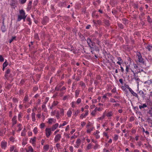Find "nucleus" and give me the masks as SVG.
<instances>
[{"instance_id":"f257e3e1","label":"nucleus","mask_w":152,"mask_h":152,"mask_svg":"<svg viewBox=\"0 0 152 152\" xmlns=\"http://www.w3.org/2000/svg\"><path fill=\"white\" fill-rule=\"evenodd\" d=\"M19 13L20 15H18L17 21H20L22 19L25 20L26 18V13L23 10H20Z\"/></svg>"},{"instance_id":"f03ea898","label":"nucleus","mask_w":152,"mask_h":152,"mask_svg":"<svg viewBox=\"0 0 152 152\" xmlns=\"http://www.w3.org/2000/svg\"><path fill=\"white\" fill-rule=\"evenodd\" d=\"M51 130L50 128H46L45 129V135L47 137H49L51 134Z\"/></svg>"},{"instance_id":"7ed1b4c3","label":"nucleus","mask_w":152,"mask_h":152,"mask_svg":"<svg viewBox=\"0 0 152 152\" xmlns=\"http://www.w3.org/2000/svg\"><path fill=\"white\" fill-rule=\"evenodd\" d=\"M137 56H138V61L141 63H143L144 61L140 53H139L137 54Z\"/></svg>"},{"instance_id":"20e7f679","label":"nucleus","mask_w":152,"mask_h":152,"mask_svg":"<svg viewBox=\"0 0 152 152\" xmlns=\"http://www.w3.org/2000/svg\"><path fill=\"white\" fill-rule=\"evenodd\" d=\"M7 142L5 141H3L1 142V148L4 149H5L7 146Z\"/></svg>"},{"instance_id":"39448f33","label":"nucleus","mask_w":152,"mask_h":152,"mask_svg":"<svg viewBox=\"0 0 152 152\" xmlns=\"http://www.w3.org/2000/svg\"><path fill=\"white\" fill-rule=\"evenodd\" d=\"M61 138V135L60 134H58L56 135L55 137L54 141L55 142H57L59 141Z\"/></svg>"},{"instance_id":"423d86ee","label":"nucleus","mask_w":152,"mask_h":152,"mask_svg":"<svg viewBox=\"0 0 152 152\" xmlns=\"http://www.w3.org/2000/svg\"><path fill=\"white\" fill-rule=\"evenodd\" d=\"M106 112L105 111L103 113V115L102 116L98 118L97 119V121H99L100 120H102L104 118L106 115Z\"/></svg>"},{"instance_id":"0eeeda50","label":"nucleus","mask_w":152,"mask_h":152,"mask_svg":"<svg viewBox=\"0 0 152 152\" xmlns=\"http://www.w3.org/2000/svg\"><path fill=\"white\" fill-rule=\"evenodd\" d=\"M81 142V140L80 139H77V140L76 143V145L75 147L77 148H78L79 146L80 145Z\"/></svg>"},{"instance_id":"6e6552de","label":"nucleus","mask_w":152,"mask_h":152,"mask_svg":"<svg viewBox=\"0 0 152 152\" xmlns=\"http://www.w3.org/2000/svg\"><path fill=\"white\" fill-rule=\"evenodd\" d=\"M72 114V109L71 108H70L67 111L66 113V115L68 117H71Z\"/></svg>"},{"instance_id":"1a4fd4ad","label":"nucleus","mask_w":152,"mask_h":152,"mask_svg":"<svg viewBox=\"0 0 152 152\" xmlns=\"http://www.w3.org/2000/svg\"><path fill=\"white\" fill-rule=\"evenodd\" d=\"M58 123H56L53 125L51 128L52 131H54L58 126Z\"/></svg>"},{"instance_id":"9d476101","label":"nucleus","mask_w":152,"mask_h":152,"mask_svg":"<svg viewBox=\"0 0 152 152\" xmlns=\"http://www.w3.org/2000/svg\"><path fill=\"white\" fill-rule=\"evenodd\" d=\"M56 120L53 118L49 119L48 121V123L49 124H52V123H55L56 122Z\"/></svg>"},{"instance_id":"9b49d317","label":"nucleus","mask_w":152,"mask_h":152,"mask_svg":"<svg viewBox=\"0 0 152 152\" xmlns=\"http://www.w3.org/2000/svg\"><path fill=\"white\" fill-rule=\"evenodd\" d=\"M17 117L16 116H14L12 119V121L13 125L15 124L17 122Z\"/></svg>"},{"instance_id":"f8f14e48","label":"nucleus","mask_w":152,"mask_h":152,"mask_svg":"<svg viewBox=\"0 0 152 152\" xmlns=\"http://www.w3.org/2000/svg\"><path fill=\"white\" fill-rule=\"evenodd\" d=\"M94 128L93 126H90L89 128H87V132L88 133H90L93 130Z\"/></svg>"},{"instance_id":"ddd939ff","label":"nucleus","mask_w":152,"mask_h":152,"mask_svg":"<svg viewBox=\"0 0 152 152\" xmlns=\"http://www.w3.org/2000/svg\"><path fill=\"white\" fill-rule=\"evenodd\" d=\"M118 61L117 62V63L121 65V64L123 62L122 59L121 57H118L117 58Z\"/></svg>"},{"instance_id":"4468645a","label":"nucleus","mask_w":152,"mask_h":152,"mask_svg":"<svg viewBox=\"0 0 152 152\" xmlns=\"http://www.w3.org/2000/svg\"><path fill=\"white\" fill-rule=\"evenodd\" d=\"M58 103V102L56 101H54L53 102L52 105L50 107V109H52L53 107L56 106Z\"/></svg>"},{"instance_id":"2eb2a0df","label":"nucleus","mask_w":152,"mask_h":152,"mask_svg":"<svg viewBox=\"0 0 152 152\" xmlns=\"http://www.w3.org/2000/svg\"><path fill=\"white\" fill-rule=\"evenodd\" d=\"M36 137H34L33 138H32L30 140V142L32 144H34L35 143V142L36 141Z\"/></svg>"},{"instance_id":"dca6fc26","label":"nucleus","mask_w":152,"mask_h":152,"mask_svg":"<svg viewBox=\"0 0 152 152\" xmlns=\"http://www.w3.org/2000/svg\"><path fill=\"white\" fill-rule=\"evenodd\" d=\"M49 145H45L43 147V150L45 151H47L48 150Z\"/></svg>"},{"instance_id":"f3484780","label":"nucleus","mask_w":152,"mask_h":152,"mask_svg":"<svg viewBox=\"0 0 152 152\" xmlns=\"http://www.w3.org/2000/svg\"><path fill=\"white\" fill-rule=\"evenodd\" d=\"M35 114L34 113H33L31 114V117L32 118V121H36L35 118Z\"/></svg>"},{"instance_id":"a211bd4d","label":"nucleus","mask_w":152,"mask_h":152,"mask_svg":"<svg viewBox=\"0 0 152 152\" xmlns=\"http://www.w3.org/2000/svg\"><path fill=\"white\" fill-rule=\"evenodd\" d=\"M144 84H147L148 85L152 84V80L151 79L147 80L144 82Z\"/></svg>"},{"instance_id":"6ab92c4d","label":"nucleus","mask_w":152,"mask_h":152,"mask_svg":"<svg viewBox=\"0 0 152 152\" xmlns=\"http://www.w3.org/2000/svg\"><path fill=\"white\" fill-rule=\"evenodd\" d=\"M33 149L31 146H29L28 147V150H26V152H33Z\"/></svg>"},{"instance_id":"aec40b11","label":"nucleus","mask_w":152,"mask_h":152,"mask_svg":"<svg viewBox=\"0 0 152 152\" xmlns=\"http://www.w3.org/2000/svg\"><path fill=\"white\" fill-rule=\"evenodd\" d=\"M140 95L143 98H144L145 95L144 92L142 90H140L139 92Z\"/></svg>"},{"instance_id":"412c9836","label":"nucleus","mask_w":152,"mask_h":152,"mask_svg":"<svg viewBox=\"0 0 152 152\" xmlns=\"http://www.w3.org/2000/svg\"><path fill=\"white\" fill-rule=\"evenodd\" d=\"M113 115V113L112 111H110L108 112L106 115V116L107 117H110L112 116Z\"/></svg>"},{"instance_id":"4be33fe9","label":"nucleus","mask_w":152,"mask_h":152,"mask_svg":"<svg viewBox=\"0 0 152 152\" xmlns=\"http://www.w3.org/2000/svg\"><path fill=\"white\" fill-rule=\"evenodd\" d=\"M147 107V105L146 104H142V105L139 106V108L140 109L144 108Z\"/></svg>"},{"instance_id":"5701e85b","label":"nucleus","mask_w":152,"mask_h":152,"mask_svg":"<svg viewBox=\"0 0 152 152\" xmlns=\"http://www.w3.org/2000/svg\"><path fill=\"white\" fill-rule=\"evenodd\" d=\"M146 48L148 49L149 51H150L152 49V46L150 45H148L146 47Z\"/></svg>"},{"instance_id":"b1692460","label":"nucleus","mask_w":152,"mask_h":152,"mask_svg":"<svg viewBox=\"0 0 152 152\" xmlns=\"http://www.w3.org/2000/svg\"><path fill=\"white\" fill-rule=\"evenodd\" d=\"M80 113V111L77 110L75 111L73 113L74 115L75 116H76L77 115Z\"/></svg>"},{"instance_id":"393cba45","label":"nucleus","mask_w":152,"mask_h":152,"mask_svg":"<svg viewBox=\"0 0 152 152\" xmlns=\"http://www.w3.org/2000/svg\"><path fill=\"white\" fill-rule=\"evenodd\" d=\"M76 102H72L70 104L71 105V107H72L74 108L76 107Z\"/></svg>"},{"instance_id":"a878e982","label":"nucleus","mask_w":152,"mask_h":152,"mask_svg":"<svg viewBox=\"0 0 152 152\" xmlns=\"http://www.w3.org/2000/svg\"><path fill=\"white\" fill-rule=\"evenodd\" d=\"M10 70L9 69H8L6 72L5 74V76L6 78H7V75L10 73Z\"/></svg>"},{"instance_id":"bb28decb","label":"nucleus","mask_w":152,"mask_h":152,"mask_svg":"<svg viewBox=\"0 0 152 152\" xmlns=\"http://www.w3.org/2000/svg\"><path fill=\"white\" fill-rule=\"evenodd\" d=\"M15 147L14 145L11 146L10 148V151L11 152L13 151L15 149Z\"/></svg>"},{"instance_id":"cd10ccee","label":"nucleus","mask_w":152,"mask_h":152,"mask_svg":"<svg viewBox=\"0 0 152 152\" xmlns=\"http://www.w3.org/2000/svg\"><path fill=\"white\" fill-rule=\"evenodd\" d=\"M89 46L91 48H93V46H94V43L93 42H92L88 44Z\"/></svg>"},{"instance_id":"c85d7f7f","label":"nucleus","mask_w":152,"mask_h":152,"mask_svg":"<svg viewBox=\"0 0 152 152\" xmlns=\"http://www.w3.org/2000/svg\"><path fill=\"white\" fill-rule=\"evenodd\" d=\"M33 132L35 134H37L38 132L37 128L36 127H35L33 130Z\"/></svg>"},{"instance_id":"c756f323","label":"nucleus","mask_w":152,"mask_h":152,"mask_svg":"<svg viewBox=\"0 0 152 152\" xmlns=\"http://www.w3.org/2000/svg\"><path fill=\"white\" fill-rule=\"evenodd\" d=\"M118 138V135L117 134H115L113 138L114 140L115 141L117 140Z\"/></svg>"},{"instance_id":"7c9ffc66","label":"nucleus","mask_w":152,"mask_h":152,"mask_svg":"<svg viewBox=\"0 0 152 152\" xmlns=\"http://www.w3.org/2000/svg\"><path fill=\"white\" fill-rule=\"evenodd\" d=\"M92 146V145L91 143H89L87 145L86 148L87 149H90L91 147Z\"/></svg>"},{"instance_id":"2f4dec72","label":"nucleus","mask_w":152,"mask_h":152,"mask_svg":"<svg viewBox=\"0 0 152 152\" xmlns=\"http://www.w3.org/2000/svg\"><path fill=\"white\" fill-rule=\"evenodd\" d=\"M147 121L148 123L152 124V118H148L147 119Z\"/></svg>"},{"instance_id":"473e14b6","label":"nucleus","mask_w":152,"mask_h":152,"mask_svg":"<svg viewBox=\"0 0 152 152\" xmlns=\"http://www.w3.org/2000/svg\"><path fill=\"white\" fill-rule=\"evenodd\" d=\"M18 130H17L18 131L20 132L22 129L21 125L20 124H19L18 126Z\"/></svg>"},{"instance_id":"72a5a7b5","label":"nucleus","mask_w":152,"mask_h":152,"mask_svg":"<svg viewBox=\"0 0 152 152\" xmlns=\"http://www.w3.org/2000/svg\"><path fill=\"white\" fill-rule=\"evenodd\" d=\"M31 4L32 2L31 1H30L28 4V8L29 9H30L31 7Z\"/></svg>"},{"instance_id":"f704fd0d","label":"nucleus","mask_w":152,"mask_h":152,"mask_svg":"<svg viewBox=\"0 0 152 152\" xmlns=\"http://www.w3.org/2000/svg\"><path fill=\"white\" fill-rule=\"evenodd\" d=\"M27 0H19V1L21 4H24L25 3Z\"/></svg>"},{"instance_id":"c9c22d12","label":"nucleus","mask_w":152,"mask_h":152,"mask_svg":"<svg viewBox=\"0 0 152 152\" xmlns=\"http://www.w3.org/2000/svg\"><path fill=\"white\" fill-rule=\"evenodd\" d=\"M91 115L93 116H95L96 114V113L93 110L91 113Z\"/></svg>"},{"instance_id":"e433bc0d","label":"nucleus","mask_w":152,"mask_h":152,"mask_svg":"<svg viewBox=\"0 0 152 152\" xmlns=\"http://www.w3.org/2000/svg\"><path fill=\"white\" fill-rule=\"evenodd\" d=\"M81 101V99L80 98H78L77 99V101L76 102V104H79L80 103Z\"/></svg>"},{"instance_id":"4c0bfd02","label":"nucleus","mask_w":152,"mask_h":152,"mask_svg":"<svg viewBox=\"0 0 152 152\" xmlns=\"http://www.w3.org/2000/svg\"><path fill=\"white\" fill-rule=\"evenodd\" d=\"M27 20L29 22L28 24L29 25H31V19L30 18H27Z\"/></svg>"},{"instance_id":"58836bf2","label":"nucleus","mask_w":152,"mask_h":152,"mask_svg":"<svg viewBox=\"0 0 152 152\" xmlns=\"http://www.w3.org/2000/svg\"><path fill=\"white\" fill-rule=\"evenodd\" d=\"M45 124L44 123H42L40 124L39 126V127L40 128L42 129L44 128L45 126Z\"/></svg>"},{"instance_id":"ea45409f","label":"nucleus","mask_w":152,"mask_h":152,"mask_svg":"<svg viewBox=\"0 0 152 152\" xmlns=\"http://www.w3.org/2000/svg\"><path fill=\"white\" fill-rule=\"evenodd\" d=\"M134 96H135V97H137V98H138V96L137 95V94L135 93L134 92L132 94Z\"/></svg>"},{"instance_id":"a19ab883","label":"nucleus","mask_w":152,"mask_h":152,"mask_svg":"<svg viewBox=\"0 0 152 152\" xmlns=\"http://www.w3.org/2000/svg\"><path fill=\"white\" fill-rule=\"evenodd\" d=\"M8 65V63L7 62L5 61L3 64V67H6Z\"/></svg>"},{"instance_id":"79ce46f5","label":"nucleus","mask_w":152,"mask_h":152,"mask_svg":"<svg viewBox=\"0 0 152 152\" xmlns=\"http://www.w3.org/2000/svg\"><path fill=\"white\" fill-rule=\"evenodd\" d=\"M99 133V132L98 130H96L95 132H94L93 134L95 136L98 134Z\"/></svg>"},{"instance_id":"37998d69","label":"nucleus","mask_w":152,"mask_h":152,"mask_svg":"<svg viewBox=\"0 0 152 152\" xmlns=\"http://www.w3.org/2000/svg\"><path fill=\"white\" fill-rule=\"evenodd\" d=\"M60 145L59 143H57L56 144V147L57 149H59L60 148Z\"/></svg>"},{"instance_id":"c03bdc74","label":"nucleus","mask_w":152,"mask_h":152,"mask_svg":"<svg viewBox=\"0 0 152 152\" xmlns=\"http://www.w3.org/2000/svg\"><path fill=\"white\" fill-rule=\"evenodd\" d=\"M85 113L84 114V115L86 117L87 115H88V110H86L85 111Z\"/></svg>"},{"instance_id":"a18cd8bd","label":"nucleus","mask_w":152,"mask_h":152,"mask_svg":"<svg viewBox=\"0 0 152 152\" xmlns=\"http://www.w3.org/2000/svg\"><path fill=\"white\" fill-rule=\"evenodd\" d=\"M103 135L104 136H105L107 138H109V136L108 135L107 133H106L105 132H104L103 133Z\"/></svg>"},{"instance_id":"49530a36","label":"nucleus","mask_w":152,"mask_h":152,"mask_svg":"<svg viewBox=\"0 0 152 152\" xmlns=\"http://www.w3.org/2000/svg\"><path fill=\"white\" fill-rule=\"evenodd\" d=\"M60 114L63 116L64 115V110L63 109H61L60 110Z\"/></svg>"},{"instance_id":"de8ad7c7","label":"nucleus","mask_w":152,"mask_h":152,"mask_svg":"<svg viewBox=\"0 0 152 152\" xmlns=\"http://www.w3.org/2000/svg\"><path fill=\"white\" fill-rule=\"evenodd\" d=\"M69 150L71 152H73V148L72 146H70L69 147Z\"/></svg>"},{"instance_id":"09e8293b","label":"nucleus","mask_w":152,"mask_h":152,"mask_svg":"<svg viewBox=\"0 0 152 152\" xmlns=\"http://www.w3.org/2000/svg\"><path fill=\"white\" fill-rule=\"evenodd\" d=\"M86 117L84 115V114L83 113L81 114L80 117V119H82L83 118H85Z\"/></svg>"},{"instance_id":"8fccbe9b","label":"nucleus","mask_w":152,"mask_h":152,"mask_svg":"<svg viewBox=\"0 0 152 152\" xmlns=\"http://www.w3.org/2000/svg\"><path fill=\"white\" fill-rule=\"evenodd\" d=\"M15 38H16V37H13L10 40V41H9L10 43H11L14 39H15Z\"/></svg>"},{"instance_id":"3c124183","label":"nucleus","mask_w":152,"mask_h":152,"mask_svg":"<svg viewBox=\"0 0 152 152\" xmlns=\"http://www.w3.org/2000/svg\"><path fill=\"white\" fill-rule=\"evenodd\" d=\"M91 141L93 142L96 143L97 142V141L96 140H95L92 137H91Z\"/></svg>"},{"instance_id":"603ef678","label":"nucleus","mask_w":152,"mask_h":152,"mask_svg":"<svg viewBox=\"0 0 152 152\" xmlns=\"http://www.w3.org/2000/svg\"><path fill=\"white\" fill-rule=\"evenodd\" d=\"M22 115L20 114H19L18 115V119L19 121H21Z\"/></svg>"},{"instance_id":"864d4df0","label":"nucleus","mask_w":152,"mask_h":152,"mask_svg":"<svg viewBox=\"0 0 152 152\" xmlns=\"http://www.w3.org/2000/svg\"><path fill=\"white\" fill-rule=\"evenodd\" d=\"M92 41H91V39L90 38H88L87 39V42L88 44L90 43L91 42H92Z\"/></svg>"},{"instance_id":"5fc2aeb1","label":"nucleus","mask_w":152,"mask_h":152,"mask_svg":"<svg viewBox=\"0 0 152 152\" xmlns=\"http://www.w3.org/2000/svg\"><path fill=\"white\" fill-rule=\"evenodd\" d=\"M32 133L31 131H29L28 132V135L29 136H31L32 135Z\"/></svg>"},{"instance_id":"6e6d98bb","label":"nucleus","mask_w":152,"mask_h":152,"mask_svg":"<svg viewBox=\"0 0 152 152\" xmlns=\"http://www.w3.org/2000/svg\"><path fill=\"white\" fill-rule=\"evenodd\" d=\"M26 131H23L21 133V135L22 136H25L26 135Z\"/></svg>"},{"instance_id":"4d7b16f0","label":"nucleus","mask_w":152,"mask_h":152,"mask_svg":"<svg viewBox=\"0 0 152 152\" xmlns=\"http://www.w3.org/2000/svg\"><path fill=\"white\" fill-rule=\"evenodd\" d=\"M4 61V59L2 57V56H0V61L1 62H3Z\"/></svg>"},{"instance_id":"13d9d810","label":"nucleus","mask_w":152,"mask_h":152,"mask_svg":"<svg viewBox=\"0 0 152 152\" xmlns=\"http://www.w3.org/2000/svg\"><path fill=\"white\" fill-rule=\"evenodd\" d=\"M79 91L78 90H76L75 91V95L76 97H77L79 95Z\"/></svg>"},{"instance_id":"bf43d9fd","label":"nucleus","mask_w":152,"mask_h":152,"mask_svg":"<svg viewBox=\"0 0 152 152\" xmlns=\"http://www.w3.org/2000/svg\"><path fill=\"white\" fill-rule=\"evenodd\" d=\"M86 124V123L84 121L82 122H81V126L83 127Z\"/></svg>"},{"instance_id":"052dcab7","label":"nucleus","mask_w":152,"mask_h":152,"mask_svg":"<svg viewBox=\"0 0 152 152\" xmlns=\"http://www.w3.org/2000/svg\"><path fill=\"white\" fill-rule=\"evenodd\" d=\"M1 28L2 31L3 32H5V29L4 26H2Z\"/></svg>"},{"instance_id":"680f3d73","label":"nucleus","mask_w":152,"mask_h":152,"mask_svg":"<svg viewBox=\"0 0 152 152\" xmlns=\"http://www.w3.org/2000/svg\"><path fill=\"white\" fill-rule=\"evenodd\" d=\"M110 101L111 102L114 103L115 102H116L115 100L113 99H110Z\"/></svg>"},{"instance_id":"e2e57ef3","label":"nucleus","mask_w":152,"mask_h":152,"mask_svg":"<svg viewBox=\"0 0 152 152\" xmlns=\"http://www.w3.org/2000/svg\"><path fill=\"white\" fill-rule=\"evenodd\" d=\"M95 144H96V145L94 147V149H96L97 148H98V147L99 146L96 143H95Z\"/></svg>"},{"instance_id":"0e129e2a","label":"nucleus","mask_w":152,"mask_h":152,"mask_svg":"<svg viewBox=\"0 0 152 152\" xmlns=\"http://www.w3.org/2000/svg\"><path fill=\"white\" fill-rule=\"evenodd\" d=\"M69 128H70L69 126V125H67V126H66V129H65V131H67L69 129Z\"/></svg>"},{"instance_id":"69168bd1","label":"nucleus","mask_w":152,"mask_h":152,"mask_svg":"<svg viewBox=\"0 0 152 152\" xmlns=\"http://www.w3.org/2000/svg\"><path fill=\"white\" fill-rule=\"evenodd\" d=\"M95 107V105L94 104L92 105L90 107V109H93Z\"/></svg>"},{"instance_id":"338daca9","label":"nucleus","mask_w":152,"mask_h":152,"mask_svg":"<svg viewBox=\"0 0 152 152\" xmlns=\"http://www.w3.org/2000/svg\"><path fill=\"white\" fill-rule=\"evenodd\" d=\"M92 101L93 103H95L97 102V100L96 99H93Z\"/></svg>"},{"instance_id":"774afa93","label":"nucleus","mask_w":152,"mask_h":152,"mask_svg":"<svg viewBox=\"0 0 152 152\" xmlns=\"http://www.w3.org/2000/svg\"><path fill=\"white\" fill-rule=\"evenodd\" d=\"M67 124V123L65 121H64L63 122V123L62 124V125L63 126H65V125H66Z\"/></svg>"}]
</instances>
